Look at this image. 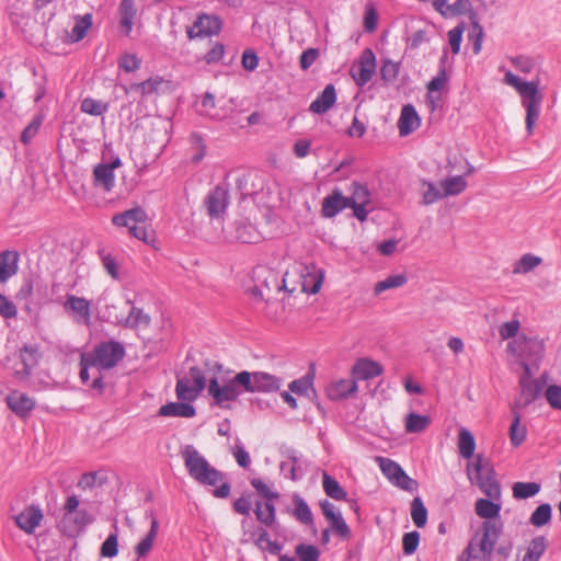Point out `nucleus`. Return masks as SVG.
Segmentation results:
<instances>
[{
  "mask_svg": "<svg viewBox=\"0 0 561 561\" xmlns=\"http://www.w3.org/2000/svg\"><path fill=\"white\" fill-rule=\"evenodd\" d=\"M236 185L242 199L251 197L257 205L266 226H275L276 219L279 218L280 185L276 181L267 182L256 171L239 176Z\"/></svg>",
  "mask_w": 561,
  "mask_h": 561,
  "instance_id": "1",
  "label": "nucleus"
},
{
  "mask_svg": "<svg viewBox=\"0 0 561 561\" xmlns=\"http://www.w3.org/2000/svg\"><path fill=\"white\" fill-rule=\"evenodd\" d=\"M182 458L188 476L204 486H216L213 495L217 499H227L231 493V483L227 474L213 467L209 461L191 444L185 445Z\"/></svg>",
  "mask_w": 561,
  "mask_h": 561,
  "instance_id": "2",
  "label": "nucleus"
},
{
  "mask_svg": "<svg viewBox=\"0 0 561 561\" xmlns=\"http://www.w3.org/2000/svg\"><path fill=\"white\" fill-rule=\"evenodd\" d=\"M503 82L516 90L520 96V102L526 111L525 124L528 135H531L537 119L540 115L543 95L540 92V79L536 76L530 81L522 80L514 75L511 70L504 73Z\"/></svg>",
  "mask_w": 561,
  "mask_h": 561,
  "instance_id": "3",
  "label": "nucleus"
},
{
  "mask_svg": "<svg viewBox=\"0 0 561 561\" xmlns=\"http://www.w3.org/2000/svg\"><path fill=\"white\" fill-rule=\"evenodd\" d=\"M503 531L501 518L484 520L479 539H472L467 547L470 561H489Z\"/></svg>",
  "mask_w": 561,
  "mask_h": 561,
  "instance_id": "4",
  "label": "nucleus"
},
{
  "mask_svg": "<svg viewBox=\"0 0 561 561\" xmlns=\"http://www.w3.org/2000/svg\"><path fill=\"white\" fill-rule=\"evenodd\" d=\"M466 471L471 484L478 485L488 497L500 499L501 486L495 479L493 467L481 454L467 465Z\"/></svg>",
  "mask_w": 561,
  "mask_h": 561,
  "instance_id": "5",
  "label": "nucleus"
},
{
  "mask_svg": "<svg viewBox=\"0 0 561 561\" xmlns=\"http://www.w3.org/2000/svg\"><path fill=\"white\" fill-rule=\"evenodd\" d=\"M279 228L278 219L275 226H266L265 219L261 224V229H257L249 219L238 218L227 226V232L230 238L248 244H254L262 239H275Z\"/></svg>",
  "mask_w": 561,
  "mask_h": 561,
  "instance_id": "6",
  "label": "nucleus"
},
{
  "mask_svg": "<svg viewBox=\"0 0 561 561\" xmlns=\"http://www.w3.org/2000/svg\"><path fill=\"white\" fill-rule=\"evenodd\" d=\"M250 483L261 496V500L254 501L253 512L256 520L265 527H271L276 522L274 501L278 500L280 494L276 491H272L261 478H252Z\"/></svg>",
  "mask_w": 561,
  "mask_h": 561,
  "instance_id": "7",
  "label": "nucleus"
},
{
  "mask_svg": "<svg viewBox=\"0 0 561 561\" xmlns=\"http://www.w3.org/2000/svg\"><path fill=\"white\" fill-rule=\"evenodd\" d=\"M87 355L91 358V364H95L99 370H110L124 359L126 348L122 342L111 339L95 344Z\"/></svg>",
  "mask_w": 561,
  "mask_h": 561,
  "instance_id": "8",
  "label": "nucleus"
},
{
  "mask_svg": "<svg viewBox=\"0 0 561 561\" xmlns=\"http://www.w3.org/2000/svg\"><path fill=\"white\" fill-rule=\"evenodd\" d=\"M252 277L259 280L250 293L254 299L265 300L268 308L272 307L273 301H276L275 295L280 293V282L277 278V273L273 272L264 265H259L252 270Z\"/></svg>",
  "mask_w": 561,
  "mask_h": 561,
  "instance_id": "9",
  "label": "nucleus"
},
{
  "mask_svg": "<svg viewBox=\"0 0 561 561\" xmlns=\"http://www.w3.org/2000/svg\"><path fill=\"white\" fill-rule=\"evenodd\" d=\"M508 350L520 359V365L527 363L533 369L543 356V342L537 337L516 339L508 343Z\"/></svg>",
  "mask_w": 561,
  "mask_h": 561,
  "instance_id": "10",
  "label": "nucleus"
},
{
  "mask_svg": "<svg viewBox=\"0 0 561 561\" xmlns=\"http://www.w3.org/2000/svg\"><path fill=\"white\" fill-rule=\"evenodd\" d=\"M264 525H255L252 518L241 520L243 536H248L247 541H253L262 551H267L280 559V542L272 540Z\"/></svg>",
  "mask_w": 561,
  "mask_h": 561,
  "instance_id": "11",
  "label": "nucleus"
},
{
  "mask_svg": "<svg viewBox=\"0 0 561 561\" xmlns=\"http://www.w3.org/2000/svg\"><path fill=\"white\" fill-rule=\"evenodd\" d=\"M170 81L161 76H151L141 82H131L129 84H121V88L126 95L139 94L141 100H147L152 95H161L165 93L169 88Z\"/></svg>",
  "mask_w": 561,
  "mask_h": 561,
  "instance_id": "12",
  "label": "nucleus"
},
{
  "mask_svg": "<svg viewBox=\"0 0 561 561\" xmlns=\"http://www.w3.org/2000/svg\"><path fill=\"white\" fill-rule=\"evenodd\" d=\"M377 462L381 472L393 485L408 492L416 490L417 482L410 478L398 462L385 457H378Z\"/></svg>",
  "mask_w": 561,
  "mask_h": 561,
  "instance_id": "13",
  "label": "nucleus"
},
{
  "mask_svg": "<svg viewBox=\"0 0 561 561\" xmlns=\"http://www.w3.org/2000/svg\"><path fill=\"white\" fill-rule=\"evenodd\" d=\"M533 369L524 363V374L519 378L520 393L512 405V410L520 411L533 403L541 391V383L531 378Z\"/></svg>",
  "mask_w": 561,
  "mask_h": 561,
  "instance_id": "14",
  "label": "nucleus"
},
{
  "mask_svg": "<svg viewBox=\"0 0 561 561\" xmlns=\"http://www.w3.org/2000/svg\"><path fill=\"white\" fill-rule=\"evenodd\" d=\"M94 522V517L87 510H79L70 515H62L57 528L59 531L71 539H76L85 528Z\"/></svg>",
  "mask_w": 561,
  "mask_h": 561,
  "instance_id": "15",
  "label": "nucleus"
},
{
  "mask_svg": "<svg viewBox=\"0 0 561 561\" xmlns=\"http://www.w3.org/2000/svg\"><path fill=\"white\" fill-rule=\"evenodd\" d=\"M207 391L214 404L222 409L229 408L225 402L236 401L240 397V391L237 389L233 378L220 385L218 377L214 376L208 381Z\"/></svg>",
  "mask_w": 561,
  "mask_h": 561,
  "instance_id": "16",
  "label": "nucleus"
},
{
  "mask_svg": "<svg viewBox=\"0 0 561 561\" xmlns=\"http://www.w3.org/2000/svg\"><path fill=\"white\" fill-rule=\"evenodd\" d=\"M229 205V191L224 185L209 190L203 201V206L211 220L222 218Z\"/></svg>",
  "mask_w": 561,
  "mask_h": 561,
  "instance_id": "17",
  "label": "nucleus"
},
{
  "mask_svg": "<svg viewBox=\"0 0 561 561\" xmlns=\"http://www.w3.org/2000/svg\"><path fill=\"white\" fill-rule=\"evenodd\" d=\"M376 56L370 48H365L356 64L351 68V77L358 87L366 85L375 75Z\"/></svg>",
  "mask_w": 561,
  "mask_h": 561,
  "instance_id": "18",
  "label": "nucleus"
},
{
  "mask_svg": "<svg viewBox=\"0 0 561 561\" xmlns=\"http://www.w3.org/2000/svg\"><path fill=\"white\" fill-rule=\"evenodd\" d=\"M320 507L323 516L329 522L330 528L341 538H348L351 529L344 520L340 510L328 500L321 501Z\"/></svg>",
  "mask_w": 561,
  "mask_h": 561,
  "instance_id": "19",
  "label": "nucleus"
},
{
  "mask_svg": "<svg viewBox=\"0 0 561 561\" xmlns=\"http://www.w3.org/2000/svg\"><path fill=\"white\" fill-rule=\"evenodd\" d=\"M44 514L39 505H27L21 513L13 517L15 525L27 535L35 533L41 525Z\"/></svg>",
  "mask_w": 561,
  "mask_h": 561,
  "instance_id": "20",
  "label": "nucleus"
},
{
  "mask_svg": "<svg viewBox=\"0 0 561 561\" xmlns=\"http://www.w3.org/2000/svg\"><path fill=\"white\" fill-rule=\"evenodd\" d=\"M8 408L21 420H27L35 409V400L24 392L12 390L5 398Z\"/></svg>",
  "mask_w": 561,
  "mask_h": 561,
  "instance_id": "21",
  "label": "nucleus"
},
{
  "mask_svg": "<svg viewBox=\"0 0 561 561\" xmlns=\"http://www.w3.org/2000/svg\"><path fill=\"white\" fill-rule=\"evenodd\" d=\"M148 220V215L141 206H135L112 217V224L115 227H126L129 229L133 224L144 225Z\"/></svg>",
  "mask_w": 561,
  "mask_h": 561,
  "instance_id": "22",
  "label": "nucleus"
},
{
  "mask_svg": "<svg viewBox=\"0 0 561 561\" xmlns=\"http://www.w3.org/2000/svg\"><path fill=\"white\" fill-rule=\"evenodd\" d=\"M20 253L15 250L0 252V284H5L19 271Z\"/></svg>",
  "mask_w": 561,
  "mask_h": 561,
  "instance_id": "23",
  "label": "nucleus"
},
{
  "mask_svg": "<svg viewBox=\"0 0 561 561\" xmlns=\"http://www.w3.org/2000/svg\"><path fill=\"white\" fill-rule=\"evenodd\" d=\"M348 199L342 194L341 191L334 190L330 195L325 196L322 201L321 214L325 218H333L345 208H348Z\"/></svg>",
  "mask_w": 561,
  "mask_h": 561,
  "instance_id": "24",
  "label": "nucleus"
},
{
  "mask_svg": "<svg viewBox=\"0 0 561 561\" xmlns=\"http://www.w3.org/2000/svg\"><path fill=\"white\" fill-rule=\"evenodd\" d=\"M66 311L71 312L76 318L83 320L85 324L91 321L90 301L84 297L67 295L64 304Z\"/></svg>",
  "mask_w": 561,
  "mask_h": 561,
  "instance_id": "25",
  "label": "nucleus"
},
{
  "mask_svg": "<svg viewBox=\"0 0 561 561\" xmlns=\"http://www.w3.org/2000/svg\"><path fill=\"white\" fill-rule=\"evenodd\" d=\"M421 125L420 116L415 107L411 104H407L402 107L401 114L398 121V128L400 136H408Z\"/></svg>",
  "mask_w": 561,
  "mask_h": 561,
  "instance_id": "26",
  "label": "nucleus"
},
{
  "mask_svg": "<svg viewBox=\"0 0 561 561\" xmlns=\"http://www.w3.org/2000/svg\"><path fill=\"white\" fill-rule=\"evenodd\" d=\"M158 415L191 419L196 415V409L193 404L185 401L168 402L159 408Z\"/></svg>",
  "mask_w": 561,
  "mask_h": 561,
  "instance_id": "27",
  "label": "nucleus"
},
{
  "mask_svg": "<svg viewBox=\"0 0 561 561\" xmlns=\"http://www.w3.org/2000/svg\"><path fill=\"white\" fill-rule=\"evenodd\" d=\"M357 383L354 379H339L332 381L327 388V394L331 400L345 399L357 392Z\"/></svg>",
  "mask_w": 561,
  "mask_h": 561,
  "instance_id": "28",
  "label": "nucleus"
},
{
  "mask_svg": "<svg viewBox=\"0 0 561 561\" xmlns=\"http://www.w3.org/2000/svg\"><path fill=\"white\" fill-rule=\"evenodd\" d=\"M118 13H119V30L122 34L125 36H129L133 26H134V19L136 16L137 10L135 8V1L134 0H121V3L118 5Z\"/></svg>",
  "mask_w": 561,
  "mask_h": 561,
  "instance_id": "29",
  "label": "nucleus"
},
{
  "mask_svg": "<svg viewBox=\"0 0 561 561\" xmlns=\"http://www.w3.org/2000/svg\"><path fill=\"white\" fill-rule=\"evenodd\" d=\"M336 102V91L333 84H328L318 98L311 102L309 110L314 114L327 113Z\"/></svg>",
  "mask_w": 561,
  "mask_h": 561,
  "instance_id": "30",
  "label": "nucleus"
},
{
  "mask_svg": "<svg viewBox=\"0 0 561 561\" xmlns=\"http://www.w3.org/2000/svg\"><path fill=\"white\" fill-rule=\"evenodd\" d=\"M93 184L95 187H102L105 192H111L115 186V173L105 162L99 163L93 168Z\"/></svg>",
  "mask_w": 561,
  "mask_h": 561,
  "instance_id": "31",
  "label": "nucleus"
},
{
  "mask_svg": "<svg viewBox=\"0 0 561 561\" xmlns=\"http://www.w3.org/2000/svg\"><path fill=\"white\" fill-rule=\"evenodd\" d=\"M286 461L283 460V471L288 468L290 479L293 481L300 480L307 471L306 461L294 450L286 453Z\"/></svg>",
  "mask_w": 561,
  "mask_h": 561,
  "instance_id": "32",
  "label": "nucleus"
},
{
  "mask_svg": "<svg viewBox=\"0 0 561 561\" xmlns=\"http://www.w3.org/2000/svg\"><path fill=\"white\" fill-rule=\"evenodd\" d=\"M288 512L301 524L312 525L313 515L307 502L297 493L293 495V507Z\"/></svg>",
  "mask_w": 561,
  "mask_h": 561,
  "instance_id": "33",
  "label": "nucleus"
},
{
  "mask_svg": "<svg viewBox=\"0 0 561 561\" xmlns=\"http://www.w3.org/2000/svg\"><path fill=\"white\" fill-rule=\"evenodd\" d=\"M381 366L377 362L367 358L359 359L353 367L354 378L360 380H367L377 377L381 375Z\"/></svg>",
  "mask_w": 561,
  "mask_h": 561,
  "instance_id": "34",
  "label": "nucleus"
},
{
  "mask_svg": "<svg viewBox=\"0 0 561 561\" xmlns=\"http://www.w3.org/2000/svg\"><path fill=\"white\" fill-rule=\"evenodd\" d=\"M324 279V272L321 268H317L312 266L311 268L307 267L306 274H302V290L308 294H317L322 286Z\"/></svg>",
  "mask_w": 561,
  "mask_h": 561,
  "instance_id": "35",
  "label": "nucleus"
},
{
  "mask_svg": "<svg viewBox=\"0 0 561 561\" xmlns=\"http://www.w3.org/2000/svg\"><path fill=\"white\" fill-rule=\"evenodd\" d=\"M92 13H85L84 15H76L75 16V25L68 35L69 43H78L82 41L89 30L92 27Z\"/></svg>",
  "mask_w": 561,
  "mask_h": 561,
  "instance_id": "36",
  "label": "nucleus"
},
{
  "mask_svg": "<svg viewBox=\"0 0 561 561\" xmlns=\"http://www.w3.org/2000/svg\"><path fill=\"white\" fill-rule=\"evenodd\" d=\"M279 379L271 374L264 371H253L252 382L254 387H257L256 392H272L278 390Z\"/></svg>",
  "mask_w": 561,
  "mask_h": 561,
  "instance_id": "37",
  "label": "nucleus"
},
{
  "mask_svg": "<svg viewBox=\"0 0 561 561\" xmlns=\"http://www.w3.org/2000/svg\"><path fill=\"white\" fill-rule=\"evenodd\" d=\"M314 371L310 369L301 378L295 379L288 385V389L291 393L299 397H308L309 392H314L313 389Z\"/></svg>",
  "mask_w": 561,
  "mask_h": 561,
  "instance_id": "38",
  "label": "nucleus"
},
{
  "mask_svg": "<svg viewBox=\"0 0 561 561\" xmlns=\"http://www.w3.org/2000/svg\"><path fill=\"white\" fill-rule=\"evenodd\" d=\"M476 450V439L472 433L466 428L461 427L458 432V451L459 455L465 459H470L473 457Z\"/></svg>",
  "mask_w": 561,
  "mask_h": 561,
  "instance_id": "39",
  "label": "nucleus"
},
{
  "mask_svg": "<svg viewBox=\"0 0 561 561\" xmlns=\"http://www.w3.org/2000/svg\"><path fill=\"white\" fill-rule=\"evenodd\" d=\"M175 393L180 401L191 403L197 399L202 391L195 388L193 385L191 386V380L188 378L183 377L178 378Z\"/></svg>",
  "mask_w": 561,
  "mask_h": 561,
  "instance_id": "40",
  "label": "nucleus"
},
{
  "mask_svg": "<svg viewBox=\"0 0 561 561\" xmlns=\"http://www.w3.org/2000/svg\"><path fill=\"white\" fill-rule=\"evenodd\" d=\"M113 531L110 533L107 538L101 543L100 556L102 558H115L118 554V526L117 522L112 525Z\"/></svg>",
  "mask_w": 561,
  "mask_h": 561,
  "instance_id": "41",
  "label": "nucleus"
},
{
  "mask_svg": "<svg viewBox=\"0 0 561 561\" xmlns=\"http://www.w3.org/2000/svg\"><path fill=\"white\" fill-rule=\"evenodd\" d=\"M474 510L479 517L484 518L485 520H493L495 518H500L501 504L486 499H479L476 502Z\"/></svg>",
  "mask_w": 561,
  "mask_h": 561,
  "instance_id": "42",
  "label": "nucleus"
},
{
  "mask_svg": "<svg viewBox=\"0 0 561 561\" xmlns=\"http://www.w3.org/2000/svg\"><path fill=\"white\" fill-rule=\"evenodd\" d=\"M408 283V277L405 274H393L387 276L385 279L379 280L374 286V295L379 296L381 293L390 289H396L404 286Z\"/></svg>",
  "mask_w": 561,
  "mask_h": 561,
  "instance_id": "43",
  "label": "nucleus"
},
{
  "mask_svg": "<svg viewBox=\"0 0 561 561\" xmlns=\"http://www.w3.org/2000/svg\"><path fill=\"white\" fill-rule=\"evenodd\" d=\"M151 323V318L149 314L145 313L141 308L131 306L130 311L127 317L124 319L123 328L128 329H137L139 327H149Z\"/></svg>",
  "mask_w": 561,
  "mask_h": 561,
  "instance_id": "44",
  "label": "nucleus"
},
{
  "mask_svg": "<svg viewBox=\"0 0 561 561\" xmlns=\"http://www.w3.org/2000/svg\"><path fill=\"white\" fill-rule=\"evenodd\" d=\"M466 187L467 181L462 175L450 176L440 182L444 197L459 195Z\"/></svg>",
  "mask_w": 561,
  "mask_h": 561,
  "instance_id": "45",
  "label": "nucleus"
},
{
  "mask_svg": "<svg viewBox=\"0 0 561 561\" xmlns=\"http://www.w3.org/2000/svg\"><path fill=\"white\" fill-rule=\"evenodd\" d=\"M158 530L159 524L153 520V524L146 536L135 546V553L138 559L147 557V554L151 551Z\"/></svg>",
  "mask_w": 561,
  "mask_h": 561,
  "instance_id": "46",
  "label": "nucleus"
},
{
  "mask_svg": "<svg viewBox=\"0 0 561 561\" xmlns=\"http://www.w3.org/2000/svg\"><path fill=\"white\" fill-rule=\"evenodd\" d=\"M451 16L468 15L472 26H478V14L472 8L471 0H456L450 4Z\"/></svg>",
  "mask_w": 561,
  "mask_h": 561,
  "instance_id": "47",
  "label": "nucleus"
},
{
  "mask_svg": "<svg viewBox=\"0 0 561 561\" xmlns=\"http://www.w3.org/2000/svg\"><path fill=\"white\" fill-rule=\"evenodd\" d=\"M322 488L325 494L333 500L341 501L346 497V492L339 481L327 472L322 473Z\"/></svg>",
  "mask_w": 561,
  "mask_h": 561,
  "instance_id": "48",
  "label": "nucleus"
},
{
  "mask_svg": "<svg viewBox=\"0 0 561 561\" xmlns=\"http://www.w3.org/2000/svg\"><path fill=\"white\" fill-rule=\"evenodd\" d=\"M21 362L23 364V370L26 375L31 374L32 368L37 365L38 358L41 357L37 345L25 344L21 350Z\"/></svg>",
  "mask_w": 561,
  "mask_h": 561,
  "instance_id": "49",
  "label": "nucleus"
},
{
  "mask_svg": "<svg viewBox=\"0 0 561 561\" xmlns=\"http://www.w3.org/2000/svg\"><path fill=\"white\" fill-rule=\"evenodd\" d=\"M190 144H191V148L193 150H195V152L191 157V162L193 164H198L204 159V157L206 156V151H207V146H206L204 135L198 131L191 133Z\"/></svg>",
  "mask_w": 561,
  "mask_h": 561,
  "instance_id": "50",
  "label": "nucleus"
},
{
  "mask_svg": "<svg viewBox=\"0 0 561 561\" xmlns=\"http://www.w3.org/2000/svg\"><path fill=\"white\" fill-rule=\"evenodd\" d=\"M420 193L424 205H432L444 197L443 191L435 183L426 180L421 182Z\"/></svg>",
  "mask_w": 561,
  "mask_h": 561,
  "instance_id": "51",
  "label": "nucleus"
},
{
  "mask_svg": "<svg viewBox=\"0 0 561 561\" xmlns=\"http://www.w3.org/2000/svg\"><path fill=\"white\" fill-rule=\"evenodd\" d=\"M540 484L537 482H515L512 488L513 497L516 500H526L534 497L540 492Z\"/></svg>",
  "mask_w": 561,
  "mask_h": 561,
  "instance_id": "52",
  "label": "nucleus"
},
{
  "mask_svg": "<svg viewBox=\"0 0 561 561\" xmlns=\"http://www.w3.org/2000/svg\"><path fill=\"white\" fill-rule=\"evenodd\" d=\"M513 421L510 426V439L514 446L520 445L527 436V430L520 424V413L517 410H512Z\"/></svg>",
  "mask_w": 561,
  "mask_h": 561,
  "instance_id": "53",
  "label": "nucleus"
},
{
  "mask_svg": "<svg viewBox=\"0 0 561 561\" xmlns=\"http://www.w3.org/2000/svg\"><path fill=\"white\" fill-rule=\"evenodd\" d=\"M547 549V540L543 536L535 537L528 545L523 561H539Z\"/></svg>",
  "mask_w": 561,
  "mask_h": 561,
  "instance_id": "54",
  "label": "nucleus"
},
{
  "mask_svg": "<svg viewBox=\"0 0 561 561\" xmlns=\"http://www.w3.org/2000/svg\"><path fill=\"white\" fill-rule=\"evenodd\" d=\"M80 110L92 116H102L108 111V103L88 96L81 101Z\"/></svg>",
  "mask_w": 561,
  "mask_h": 561,
  "instance_id": "55",
  "label": "nucleus"
},
{
  "mask_svg": "<svg viewBox=\"0 0 561 561\" xmlns=\"http://www.w3.org/2000/svg\"><path fill=\"white\" fill-rule=\"evenodd\" d=\"M253 495V492L244 491L241 496L232 503V510L243 515L244 518H251V511L254 510V507H252V504H254L252 501Z\"/></svg>",
  "mask_w": 561,
  "mask_h": 561,
  "instance_id": "56",
  "label": "nucleus"
},
{
  "mask_svg": "<svg viewBox=\"0 0 561 561\" xmlns=\"http://www.w3.org/2000/svg\"><path fill=\"white\" fill-rule=\"evenodd\" d=\"M431 419L426 415L410 413L405 419V431L408 433H421L427 428Z\"/></svg>",
  "mask_w": 561,
  "mask_h": 561,
  "instance_id": "57",
  "label": "nucleus"
},
{
  "mask_svg": "<svg viewBox=\"0 0 561 561\" xmlns=\"http://www.w3.org/2000/svg\"><path fill=\"white\" fill-rule=\"evenodd\" d=\"M541 259L534 254H524L513 266L514 274H527L540 265Z\"/></svg>",
  "mask_w": 561,
  "mask_h": 561,
  "instance_id": "58",
  "label": "nucleus"
},
{
  "mask_svg": "<svg viewBox=\"0 0 561 561\" xmlns=\"http://www.w3.org/2000/svg\"><path fill=\"white\" fill-rule=\"evenodd\" d=\"M96 253H98L106 273L112 278L118 279L119 272H118V264L116 262V259L111 253L106 252L104 248H99Z\"/></svg>",
  "mask_w": 561,
  "mask_h": 561,
  "instance_id": "59",
  "label": "nucleus"
},
{
  "mask_svg": "<svg viewBox=\"0 0 561 561\" xmlns=\"http://www.w3.org/2000/svg\"><path fill=\"white\" fill-rule=\"evenodd\" d=\"M411 517L416 527L422 528L427 522V510L420 497L411 503Z\"/></svg>",
  "mask_w": 561,
  "mask_h": 561,
  "instance_id": "60",
  "label": "nucleus"
},
{
  "mask_svg": "<svg viewBox=\"0 0 561 561\" xmlns=\"http://www.w3.org/2000/svg\"><path fill=\"white\" fill-rule=\"evenodd\" d=\"M551 506L548 503L540 504L530 515L529 522L535 527H542L551 519Z\"/></svg>",
  "mask_w": 561,
  "mask_h": 561,
  "instance_id": "61",
  "label": "nucleus"
},
{
  "mask_svg": "<svg viewBox=\"0 0 561 561\" xmlns=\"http://www.w3.org/2000/svg\"><path fill=\"white\" fill-rule=\"evenodd\" d=\"M400 71V62L391 59H383L380 67V77L386 84L392 83L397 80Z\"/></svg>",
  "mask_w": 561,
  "mask_h": 561,
  "instance_id": "62",
  "label": "nucleus"
},
{
  "mask_svg": "<svg viewBox=\"0 0 561 561\" xmlns=\"http://www.w3.org/2000/svg\"><path fill=\"white\" fill-rule=\"evenodd\" d=\"M237 389L240 391V396L244 392H256L257 387L253 386L252 382V373L248 370H241L232 377Z\"/></svg>",
  "mask_w": 561,
  "mask_h": 561,
  "instance_id": "63",
  "label": "nucleus"
},
{
  "mask_svg": "<svg viewBox=\"0 0 561 561\" xmlns=\"http://www.w3.org/2000/svg\"><path fill=\"white\" fill-rule=\"evenodd\" d=\"M100 319L104 322L114 324V325H124V316H121L116 312V306L114 304L105 302L104 307L99 311Z\"/></svg>",
  "mask_w": 561,
  "mask_h": 561,
  "instance_id": "64",
  "label": "nucleus"
}]
</instances>
